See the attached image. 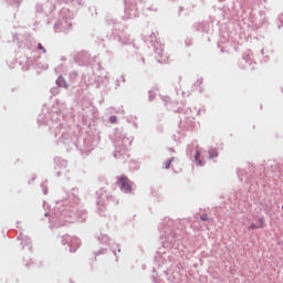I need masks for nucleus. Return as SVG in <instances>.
Instances as JSON below:
<instances>
[{
	"instance_id": "0eeeda50",
	"label": "nucleus",
	"mask_w": 283,
	"mask_h": 283,
	"mask_svg": "<svg viewBox=\"0 0 283 283\" xmlns=\"http://www.w3.org/2000/svg\"><path fill=\"white\" fill-rule=\"evenodd\" d=\"M116 119H117V118H116L115 116L111 117V122H112V123H115Z\"/></svg>"
},
{
	"instance_id": "f257e3e1",
	"label": "nucleus",
	"mask_w": 283,
	"mask_h": 283,
	"mask_svg": "<svg viewBox=\"0 0 283 283\" xmlns=\"http://www.w3.org/2000/svg\"><path fill=\"white\" fill-rule=\"evenodd\" d=\"M119 185L120 188L125 191V192H130L132 191V185H130V180L126 177V176H122L119 178Z\"/></svg>"
},
{
	"instance_id": "1a4fd4ad",
	"label": "nucleus",
	"mask_w": 283,
	"mask_h": 283,
	"mask_svg": "<svg viewBox=\"0 0 283 283\" xmlns=\"http://www.w3.org/2000/svg\"><path fill=\"white\" fill-rule=\"evenodd\" d=\"M218 156V154L217 153H214V157H217Z\"/></svg>"
},
{
	"instance_id": "f03ea898",
	"label": "nucleus",
	"mask_w": 283,
	"mask_h": 283,
	"mask_svg": "<svg viewBox=\"0 0 283 283\" xmlns=\"http://www.w3.org/2000/svg\"><path fill=\"white\" fill-rule=\"evenodd\" d=\"M259 221H260V224H259V226L255 224V223H252V224H250V227L248 228V230H255V229H261V228H263V219H260Z\"/></svg>"
},
{
	"instance_id": "39448f33",
	"label": "nucleus",
	"mask_w": 283,
	"mask_h": 283,
	"mask_svg": "<svg viewBox=\"0 0 283 283\" xmlns=\"http://www.w3.org/2000/svg\"><path fill=\"white\" fill-rule=\"evenodd\" d=\"M208 220H209V218L207 214L201 216V221H208Z\"/></svg>"
},
{
	"instance_id": "20e7f679",
	"label": "nucleus",
	"mask_w": 283,
	"mask_h": 283,
	"mask_svg": "<svg viewBox=\"0 0 283 283\" xmlns=\"http://www.w3.org/2000/svg\"><path fill=\"white\" fill-rule=\"evenodd\" d=\"M174 158L171 159H168L166 163H165V168L168 169L172 163Z\"/></svg>"
},
{
	"instance_id": "6e6552de",
	"label": "nucleus",
	"mask_w": 283,
	"mask_h": 283,
	"mask_svg": "<svg viewBox=\"0 0 283 283\" xmlns=\"http://www.w3.org/2000/svg\"><path fill=\"white\" fill-rule=\"evenodd\" d=\"M217 151L210 153V157H214Z\"/></svg>"
},
{
	"instance_id": "9d476101",
	"label": "nucleus",
	"mask_w": 283,
	"mask_h": 283,
	"mask_svg": "<svg viewBox=\"0 0 283 283\" xmlns=\"http://www.w3.org/2000/svg\"><path fill=\"white\" fill-rule=\"evenodd\" d=\"M282 210H283V206H282Z\"/></svg>"
},
{
	"instance_id": "423d86ee",
	"label": "nucleus",
	"mask_w": 283,
	"mask_h": 283,
	"mask_svg": "<svg viewBox=\"0 0 283 283\" xmlns=\"http://www.w3.org/2000/svg\"><path fill=\"white\" fill-rule=\"evenodd\" d=\"M39 49L42 50L45 53V50H44V48L42 46L41 43L39 44Z\"/></svg>"
},
{
	"instance_id": "7ed1b4c3",
	"label": "nucleus",
	"mask_w": 283,
	"mask_h": 283,
	"mask_svg": "<svg viewBox=\"0 0 283 283\" xmlns=\"http://www.w3.org/2000/svg\"><path fill=\"white\" fill-rule=\"evenodd\" d=\"M195 161H197V165L201 166L202 161L200 160V151H197V154H195Z\"/></svg>"
}]
</instances>
